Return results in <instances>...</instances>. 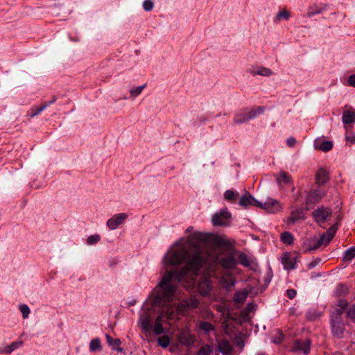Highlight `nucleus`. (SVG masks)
<instances>
[{
  "label": "nucleus",
  "instance_id": "f257e3e1",
  "mask_svg": "<svg viewBox=\"0 0 355 355\" xmlns=\"http://www.w3.org/2000/svg\"><path fill=\"white\" fill-rule=\"evenodd\" d=\"M189 241L193 249L187 251L181 248L178 250L167 253L164 260L171 265H178L185 263V266L180 270L168 271L164 275L159 286L162 289V295L167 300H172V297L177 293V286L173 281L178 282H185V286L193 287L198 283V291L202 295H207L211 290V275L204 274L196 279L201 270L208 268V260L203 248L214 245L216 246L229 247V241L213 234L194 232L189 236Z\"/></svg>",
  "mask_w": 355,
  "mask_h": 355
},
{
  "label": "nucleus",
  "instance_id": "f03ea898",
  "mask_svg": "<svg viewBox=\"0 0 355 355\" xmlns=\"http://www.w3.org/2000/svg\"><path fill=\"white\" fill-rule=\"evenodd\" d=\"M338 228V223H335L330 227L327 231L322 234L320 238H311L308 241V248L306 251L311 252L319 248L322 244L327 245L334 238Z\"/></svg>",
  "mask_w": 355,
  "mask_h": 355
},
{
  "label": "nucleus",
  "instance_id": "7ed1b4c3",
  "mask_svg": "<svg viewBox=\"0 0 355 355\" xmlns=\"http://www.w3.org/2000/svg\"><path fill=\"white\" fill-rule=\"evenodd\" d=\"M154 313L155 309L153 305H151L144 308L140 315L139 323L146 336L150 334V331L153 329L152 316Z\"/></svg>",
  "mask_w": 355,
  "mask_h": 355
},
{
  "label": "nucleus",
  "instance_id": "20e7f679",
  "mask_svg": "<svg viewBox=\"0 0 355 355\" xmlns=\"http://www.w3.org/2000/svg\"><path fill=\"white\" fill-rule=\"evenodd\" d=\"M331 329L334 336L341 338L345 330V323L342 315L338 311H333L331 315Z\"/></svg>",
  "mask_w": 355,
  "mask_h": 355
},
{
  "label": "nucleus",
  "instance_id": "39448f33",
  "mask_svg": "<svg viewBox=\"0 0 355 355\" xmlns=\"http://www.w3.org/2000/svg\"><path fill=\"white\" fill-rule=\"evenodd\" d=\"M231 218V214L226 209H222L219 213L215 214L212 217L214 225L227 226Z\"/></svg>",
  "mask_w": 355,
  "mask_h": 355
},
{
  "label": "nucleus",
  "instance_id": "423d86ee",
  "mask_svg": "<svg viewBox=\"0 0 355 355\" xmlns=\"http://www.w3.org/2000/svg\"><path fill=\"white\" fill-rule=\"evenodd\" d=\"M312 215L315 221L321 225V223L327 221L328 218L331 215V211L329 208H318L313 211Z\"/></svg>",
  "mask_w": 355,
  "mask_h": 355
},
{
  "label": "nucleus",
  "instance_id": "0eeeda50",
  "mask_svg": "<svg viewBox=\"0 0 355 355\" xmlns=\"http://www.w3.org/2000/svg\"><path fill=\"white\" fill-rule=\"evenodd\" d=\"M257 207H261L263 209H266L268 212L275 213L279 210L280 205L278 201L269 199L266 200L265 202H261L257 201L256 204Z\"/></svg>",
  "mask_w": 355,
  "mask_h": 355
},
{
  "label": "nucleus",
  "instance_id": "6e6552de",
  "mask_svg": "<svg viewBox=\"0 0 355 355\" xmlns=\"http://www.w3.org/2000/svg\"><path fill=\"white\" fill-rule=\"evenodd\" d=\"M128 218V215L121 213L114 216V217L108 220L107 225L111 230L116 229L119 225L122 224L123 221Z\"/></svg>",
  "mask_w": 355,
  "mask_h": 355
},
{
  "label": "nucleus",
  "instance_id": "1a4fd4ad",
  "mask_svg": "<svg viewBox=\"0 0 355 355\" xmlns=\"http://www.w3.org/2000/svg\"><path fill=\"white\" fill-rule=\"evenodd\" d=\"M310 345L311 340H306L304 342H300V340H296L295 342L294 346L293 347L292 351H303L304 354H307L310 350Z\"/></svg>",
  "mask_w": 355,
  "mask_h": 355
},
{
  "label": "nucleus",
  "instance_id": "9d476101",
  "mask_svg": "<svg viewBox=\"0 0 355 355\" xmlns=\"http://www.w3.org/2000/svg\"><path fill=\"white\" fill-rule=\"evenodd\" d=\"M315 183L320 186L329 180V173L322 168L318 170L315 174Z\"/></svg>",
  "mask_w": 355,
  "mask_h": 355
},
{
  "label": "nucleus",
  "instance_id": "9b49d317",
  "mask_svg": "<svg viewBox=\"0 0 355 355\" xmlns=\"http://www.w3.org/2000/svg\"><path fill=\"white\" fill-rule=\"evenodd\" d=\"M221 266L225 269H233L236 266V260L233 255L223 257L219 261Z\"/></svg>",
  "mask_w": 355,
  "mask_h": 355
},
{
  "label": "nucleus",
  "instance_id": "f8f14e48",
  "mask_svg": "<svg viewBox=\"0 0 355 355\" xmlns=\"http://www.w3.org/2000/svg\"><path fill=\"white\" fill-rule=\"evenodd\" d=\"M324 192L321 190H315L311 191L306 197L307 203H315L319 202L322 196H324Z\"/></svg>",
  "mask_w": 355,
  "mask_h": 355
},
{
  "label": "nucleus",
  "instance_id": "ddd939ff",
  "mask_svg": "<svg viewBox=\"0 0 355 355\" xmlns=\"http://www.w3.org/2000/svg\"><path fill=\"white\" fill-rule=\"evenodd\" d=\"M343 122L345 124L355 123V110L352 107L344 110L343 114Z\"/></svg>",
  "mask_w": 355,
  "mask_h": 355
},
{
  "label": "nucleus",
  "instance_id": "4468645a",
  "mask_svg": "<svg viewBox=\"0 0 355 355\" xmlns=\"http://www.w3.org/2000/svg\"><path fill=\"white\" fill-rule=\"evenodd\" d=\"M179 341L181 344L184 345H191L194 343V338L189 332L183 331L178 336Z\"/></svg>",
  "mask_w": 355,
  "mask_h": 355
},
{
  "label": "nucleus",
  "instance_id": "2eb2a0df",
  "mask_svg": "<svg viewBox=\"0 0 355 355\" xmlns=\"http://www.w3.org/2000/svg\"><path fill=\"white\" fill-rule=\"evenodd\" d=\"M282 262L286 269H293L296 263V257L292 259L288 253H284L282 258Z\"/></svg>",
  "mask_w": 355,
  "mask_h": 355
},
{
  "label": "nucleus",
  "instance_id": "dca6fc26",
  "mask_svg": "<svg viewBox=\"0 0 355 355\" xmlns=\"http://www.w3.org/2000/svg\"><path fill=\"white\" fill-rule=\"evenodd\" d=\"M257 200L253 198L249 193H246L244 196H243L239 204L241 206L246 207L248 205H254L256 206Z\"/></svg>",
  "mask_w": 355,
  "mask_h": 355
},
{
  "label": "nucleus",
  "instance_id": "f3484780",
  "mask_svg": "<svg viewBox=\"0 0 355 355\" xmlns=\"http://www.w3.org/2000/svg\"><path fill=\"white\" fill-rule=\"evenodd\" d=\"M220 352L223 354H230L232 351V347L227 340H222L218 342Z\"/></svg>",
  "mask_w": 355,
  "mask_h": 355
},
{
  "label": "nucleus",
  "instance_id": "a211bd4d",
  "mask_svg": "<svg viewBox=\"0 0 355 355\" xmlns=\"http://www.w3.org/2000/svg\"><path fill=\"white\" fill-rule=\"evenodd\" d=\"M107 343L111 345L113 349L118 352H122L123 349L120 347L121 340L119 338H112L109 334L105 335Z\"/></svg>",
  "mask_w": 355,
  "mask_h": 355
},
{
  "label": "nucleus",
  "instance_id": "6ab92c4d",
  "mask_svg": "<svg viewBox=\"0 0 355 355\" xmlns=\"http://www.w3.org/2000/svg\"><path fill=\"white\" fill-rule=\"evenodd\" d=\"M322 315V312L313 309L309 310L306 315V318L308 320L314 321L319 318Z\"/></svg>",
  "mask_w": 355,
  "mask_h": 355
},
{
  "label": "nucleus",
  "instance_id": "aec40b11",
  "mask_svg": "<svg viewBox=\"0 0 355 355\" xmlns=\"http://www.w3.org/2000/svg\"><path fill=\"white\" fill-rule=\"evenodd\" d=\"M162 315H158L155 320V324L154 327L155 333L157 335H159L164 332V327L162 324Z\"/></svg>",
  "mask_w": 355,
  "mask_h": 355
},
{
  "label": "nucleus",
  "instance_id": "412c9836",
  "mask_svg": "<svg viewBox=\"0 0 355 355\" xmlns=\"http://www.w3.org/2000/svg\"><path fill=\"white\" fill-rule=\"evenodd\" d=\"M303 217V211L302 210H297L296 211H293L291 216L288 218V223L293 224L296 220L302 218Z\"/></svg>",
  "mask_w": 355,
  "mask_h": 355
},
{
  "label": "nucleus",
  "instance_id": "4be33fe9",
  "mask_svg": "<svg viewBox=\"0 0 355 355\" xmlns=\"http://www.w3.org/2000/svg\"><path fill=\"white\" fill-rule=\"evenodd\" d=\"M347 306H348V303L346 300L340 299L338 301V304H337L338 307L336 308L334 311H338L340 315H343L345 310L347 309Z\"/></svg>",
  "mask_w": 355,
  "mask_h": 355
},
{
  "label": "nucleus",
  "instance_id": "5701e85b",
  "mask_svg": "<svg viewBox=\"0 0 355 355\" xmlns=\"http://www.w3.org/2000/svg\"><path fill=\"white\" fill-rule=\"evenodd\" d=\"M316 149L321 150L324 152H327L333 148V143L330 141H323L319 146L315 144Z\"/></svg>",
  "mask_w": 355,
  "mask_h": 355
},
{
  "label": "nucleus",
  "instance_id": "b1692460",
  "mask_svg": "<svg viewBox=\"0 0 355 355\" xmlns=\"http://www.w3.org/2000/svg\"><path fill=\"white\" fill-rule=\"evenodd\" d=\"M249 119L248 114L247 112H243L235 116L234 122L241 123L248 121Z\"/></svg>",
  "mask_w": 355,
  "mask_h": 355
},
{
  "label": "nucleus",
  "instance_id": "393cba45",
  "mask_svg": "<svg viewBox=\"0 0 355 355\" xmlns=\"http://www.w3.org/2000/svg\"><path fill=\"white\" fill-rule=\"evenodd\" d=\"M281 240L283 243L291 245L293 241V237L291 233L284 232L281 234Z\"/></svg>",
  "mask_w": 355,
  "mask_h": 355
},
{
  "label": "nucleus",
  "instance_id": "a878e982",
  "mask_svg": "<svg viewBox=\"0 0 355 355\" xmlns=\"http://www.w3.org/2000/svg\"><path fill=\"white\" fill-rule=\"evenodd\" d=\"M290 177L284 171H282L279 176L277 178V182H278V184H281L282 182H283L285 184H288L290 182Z\"/></svg>",
  "mask_w": 355,
  "mask_h": 355
},
{
  "label": "nucleus",
  "instance_id": "bb28decb",
  "mask_svg": "<svg viewBox=\"0 0 355 355\" xmlns=\"http://www.w3.org/2000/svg\"><path fill=\"white\" fill-rule=\"evenodd\" d=\"M355 257V247L348 249L343 258V261H348Z\"/></svg>",
  "mask_w": 355,
  "mask_h": 355
},
{
  "label": "nucleus",
  "instance_id": "cd10ccee",
  "mask_svg": "<svg viewBox=\"0 0 355 355\" xmlns=\"http://www.w3.org/2000/svg\"><path fill=\"white\" fill-rule=\"evenodd\" d=\"M199 329L203 330L206 333H208L210 331L214 330V327L210 322L203 321L199 324Z\"/></svg>",
  "mask_w": 355,
  "mask_h": 355
},
{
  "label": "nucleus",
  "instance_id": "c85d7f7f",
  "mask_svg": "<svg viewBox=\"0 0 355 355\" xmlns=\"http://www.w3.org/2000/svg\"><path fill=\"white\" fill-rule=\"evenodd\" d=\"M89 349L92 352H95L96 350H101V342L98 338H95L92 340L90 345H89Z\"/></svg>",
  "mask_w": 355,
  "mask_h": 355
},
{
  "label": "nucleus",
  "instance_id": "c756f323",
  "mask_svg": "<svg viewBox=\"0 0 355 355\" xmlns=\"http://www.w3.org/2000/svg\"><path fill=\"white\" fill-rule=\"evenodd\" d=\"M185 303L188 307L195 309L198 307L199 301L196 297H190V298L185 301Z\"/></svg>",
  "mask_w": 355,
  "mask_h": 355
},
{
  "label": "nucleus",
  "instance_id": "7c9ffc66",
  "mask_svg": "<svg viewBox=\"0 0 355 355\" xmlns=\"http://www.w3.org/2000/svg\"><path fill=\"white\" fill-rule=\"evenodd\" d=\"M255 305L253 303H248L244 311L241 312V315L243 320H247L248 315L250 312L254 310Z\"/></svg>",
  "mask_w": 355,
  "mask_h": 355
},
{
  "label": "nucleus",
  "instance_id": "2f4dec72",
  "mask_svg": "<svg viewBox=\"0 0 355 355\" xmlns=\"http://www.w3.org/2000/svg\"><path fill=\"white\" fill-rule=\"evenodd\" d=\"M252 73L254 75L259 74L263 76H269L272 73L270 69L266 68V67H261L257 72L252 71Z\"/></svg>",
  "mask_w": 355,
  "mask_h": 355
},
{
  "label": "nucleus",
  "instance_id": "473e14b6",
  "mask_svg": "<svg viewBox=\"0 0 355 355\" xmlns=\"http://www.w3.org/2000/svg\"><path fill=\"white\" fill-rule=\"evenodd\" d=\"M238 260L239 263L244 266H248L250 264L247 256L243 252H239Z\"/></svg>",
  "mask_w": 355,
  "mask_h": 355
},
{
  "label": "nucleus",
  "instance_id": "72a5a7b5",
  "mask_svg": "<svg viewBox=\"0 0 355 355\" xmlns=\"http://www.w3.org/2000/svg\"><path fill=\"white\" fill-rule=\"evenodd\" d=\"M248 292H241L236 294L235 302L239 303H243L248 296Z\"/></svg>",
  "mask_w": 355,
  "mask_h": 355
},
{
  "label": "nucleus",
  "instance_id": "f704fd0d",
  "mask_svg": "<svg viewBox=\"0 0 355 355\" xmlns=\"http://www.w3.org/2000/svg\"><path fill=\"white\" fill-rule=\"evenodd\" d=\"M158 343L160 346L166 348L169 345V338L167 336H164L158 338Z\"/></svg>",
  "mask_w": 355,
  "mask_h": 355
},
{
  "label": "nucleus",
  "instance_id": "c9c22d12",
  "mask_svg": "<svg viewBox=\"0 0 355 355\" xmlns=\"http://www.w3.org/2000/svg\"><path fill=\"white\" fill-rule=\"evenodd\" d=\"M211 352V349H210V347L206 345L200 347V349L198 350L197 353V355H209Z\"/></svg>",
  "mask_w": 355,
  "mask_h": 355
},
{
  "label": "nucleus",
  "instance_id": "e433bc0d",
  "mask_svg": "<svg viewBox=\"0 0 355 355\" xmlns=\"http://www.w3.org/2000/svg\"><path fill=\"white\" fill-rule=\"evenodd\" d=\"M290 17V12L286 10H284L282 11H280L276 16V20L279 21L281 19L284 18L285 19H288Z\"/></svg>",
  "mask_w": 355,
  "mask_h": 355
},
{
  "label": "nucleus",
  "instance_id": "4c0bfd02",
  "mask_svg": "<svg viewBox=\"0 0 355 355\" xmlns=\"http://www.w3.org/2000/svg\"><path fill=\"white\" fill-rule=\"evenodd\" d=\"M324 10L323 7L321 8H316L315 9H313V7H310L309 8V12L307 13L308 17H311L312 15L315 14L320 13Z\"/></svg>",
  "mask_w": 355,
  "mask_h": 355
},
{
  "label": "nucleus",
  "instance_id": "58836bf2",
  "mask_svg": "<svg viewBox=\"0 0 355 355\" xmlns=\"http://www.w3.org/2000/svg\"><path fill=\"white\" fill-rule=\"evenodd\" d=\"M100 240V236L98 234H94L89 236L87 238V242L88 244L92 245L96 243Z\"/></svg>",
  "mask_w": 355,
  "mask_h": 355
},
{
  "label": "nucleus",
  "instance_id": "ea45409f",
  "mask_svg": "<svg viewBox=\"0 0 355 355\" xmlns=\"http://www.w3.org/2000/svg\"><path fill=\"white\" fill-rule=\"evenodd\" d=\"M20 311L22 313V316L24 318H26L28 316V314L30 313V309L28 307V306L25 304H22L19 306Z\"/></svg>",
  "mask_w": 355,
  "mask_h": 355
},
{
  "label": "nucleus",
  "instance_id": "a19ab883",
  "mask_svg": "<svg viewBox=\"0 0 355 355\" xmlns=\"http://www.w3.org/2000/svg\"><path fill=\"white\" fill-rule=\"evenodd\" d=\"M154 3L151 0H146L143 3L144 9L150 11L153 8Z\"/></svg>",
  "mask_w": 355,
  "mask_h": 355
},
{
  "label": "nucleus",
  "instance_id": "79ce46f5",
  "mask_svg": "<svg viewBox=\"0 0 355 355\" xmlns=\"http://www.w3.org/2000/svg\"><path fill=\"white\" fill-rule=\"evenodd\" d=\"M146 87V85H144L142 86H139V87H137L135 89H132L130 90V95L133 97L139 95L141 91L143 90V89Z\"/></svg>",
  "mask_w": 355,
  "mask_h": 355
},
{
  "label": "nucleus",
  "instance_id": "37998d69",
  "mask_svg": "<svg viewBox=\"0 0 355 355\" xmlns=\"http://www.w3.org/2000/svg\"><path fill=\"white\" fill-rule=\"evenodd\" d=\"M347 292H348V288L343 284L339 285V286L338 287V288L336 290V293H337L338 295H342L346 294Z\"/></svg>",
  "mask_w": 355,
  "mask_h": 355
},
{
  "label": "nucleus",
  "instance_id": "c03bdc74",
  "mask_svg": "<svg viewBox=\"0 0 355 355\" xmlns=\"http://www.w3.org/2000/svg\"><path fill=\"white\" fill-rule=\"evenodd\" d=\"M235 196V193L232 190L226 191L224 194L225 198L227 200H233Z\"/></svg>",
  "mask_w": 355,
  "mask_h": 355
},
{
  "label": "nucleus",
  "instance_id": "a18cd8bd",
  "mask_svg": "<svg viewBox=\"0 0 355 355\" xmlns=\"http://www.w3.org/2000/svg\"><path fill=\"white\" fill-rule=\"evenodd\" d=\"M48 105H49V103L47 102L44 103L38 109H37L34 112H33L31 114V116L33 117V116L37 115L40 112H42L43 110H44Z\"/></svg>",
  "mask_w": 355,
  "mask_h": 355
},
{
  "label": "nucleus",
  "instance_id": "49530a36",
  "mask_svg": "<svg viewBox=\"0 0 355 355\" xmlns=\"http://www.w3.org/2000/svg\"><path fill=\"white\" fill-rule=\"evenodd\" d=\"M347 316L355 320V304L352 305L347 312Z\"/></svg>",
  "mask_w": 355,
  "mask_h": 355
},
{
  "label": "nucleus",
  "instance_id": "de8ad7c7",
  "mask_svg": "<svg viewBox=\"0 0 355 355\" xmlns=\"http://www.w3.org/2000/svg\"><path fill=\"white\" fill-rule=\"evenodd\" d=\"M234 341L240 348H242L244 346V342L241 336H236Z\"/></svg>",
  "mask_w": 355,
  "mask_h": 355
},
{
  "label": "nucleus",
  "instance_id": "09e8293b",
  "mask_svg": "<svg viewBox=\"0 0 355 355\" xmlns=\"http://www.w3.org/2000/svg\"><path fill=\"white\" fill-rule=\"evenodd\" d=\"M278 334H279V336L275 338L273 340V342L277 344L282 343V341L283 340V338H284V335L282 331H279Z\"/></svg>",
  "mask_w": 355,
  "mask_h": 355
},
{
  "label": "nucleus",
  "instance_id": "8fccbe9b",
  "mask_svg": "<svg viewBox=\"0 0 355 355\" xmlns=\"http://www.w3.org/2000/svg\"><path fill=\"white\" fill-rule=\"evenodd\" d=\"M347 84L349 86L355 87V74L351 75L347 80Z\"/></svg>",
  "mask_w": 355,
  "mask_h": 355
},
{
  "label": "nucleus",
  "instance_id": "3c124183",
  "mask_svg": "<svg viewBox=\"0 0 355 355\" xmlns=\"http://www.w3.org/2000/svg\"><path fill=\"white\" fill-rule=\"evenodd\" d=\"M287 295L289 299H293L296 295V291L294 289H288L287 290Z\"/></svg>",
  "mask_w": 355,
  "mask_h": 355
},
{
  "label": "nucleus",
  "instance_id": "603ef678",
  "mask_svg": "<svg viewBox=\"0 0 355 355\" xmlns=\"http://www.w3.org/2000/svg\"><path fill=\"white\" fill-rule=\"evenodd\" d=\"M22 345H23L22 341H17V342H13L11 345H10V346L12 349V351H13L14 349H15L16 348L19 347V346H21Z\"/></svg>",
  "mask_w": 355,
  "mask_h": 355
},
{
  "label": "nucleus",
  "instance_id": "864d4df0",
  "mask_svg": "<svg viewBox=\"0 0 355 355\" xmlns=\"http://www.w3.org/2000/svg\"><path fill=\"white\" fill-rule=\"evenodd\" d=\"M12 351V349L10 347V345H8V346H6L5 347L3 348H0V354L1 353H7V354H10L11 353Z\"/></svg>",
  "mask_w": 355,
  "mask_h": 355
},
{
  "label": "nucleus",
  "instance_id": "5fc2aeb1",
  "mask_svg": "<svg viewBox=\"0 0 355 355\" xmlns=\"http://www.w3.org/2000/svg\"><path fill=\"white\" fill-rule=\"evenodd\" d=\"M286 143L288 146L293 147L295 144L296 140L293 137H290L287 139Z\"/></svg>",
  "mask_w": 355,
  "mask_h": 355
},
{
  "label": "nucleus",
  "instance_id": "6e6d98bb",
  "mask_svg": "<svg viewBox=\"0 0 355 355\" xmlns=\"http://www.w3.org/2000/svg\"><path fill=\"white\" fill-rule=\"evenodd\" d=\"M248 114L250 119L254 118L257 114V111L254 108L252 109L249 112H248Z\"/></svg>",
  "mask_w": 355,
  "mask_h": 355
},
{
  "label": "nucleus",
  "instance_id": "4d7b16f0",
  "mask_svg": "<svg viewBox=\"0 0 355 355\" xmlns=\"http://www.w3.org/2000/svg\"><path fill=\"white\" fill-rule=\"evenodd\" d=\"M346 140L354 144V143H355V136H347Z\"/></svg>",
  "mask_w": 355,
  "mask_h": 355
},
{
  "label": "nucleus",
  "instance_id": "13d9d810",
  "mask_svg": "<svg viewBox=\"0 0 355 355\" xmlns=\"http://www.w3.org/2000/svg\"><path fill=\"white\" fill-rule=\"evenodd\" d=\"M255 110L257 111V114H260L264 111V107H258L257 109H255Z\"/></svg>",
  "mask_w": 355,
  "mask_h": 355
},
{
  "label": "nucleus",
  "instance_id": "bf43d9fd",
  "mask_svg": "<svg viewBox=\"0 0 355 355\" xmlns=\"http://www.w3.org/2000/svg\"><path fill=\"white\" fill-rule=\"evenodd\" d=\"M166 316L169 319H172L173 318V311H166Z\"/></svg>",
  "mask_w": 355,
  "mask_h": 355
},
{
  "label": "nucleus",
  "instance_id": "052dcab7",
  "mask_svg": "<svg viewBox=\"0 0 355 355\" xmlns=\"http://www.w3.org/2000/svg\"><path fill=\"white\" fill-rule=\"evenodd\" d=\"M318 263V261H313L312 262H311L309 264V267L310 268H312L313 267H315Z\"/></svg>",
  "mask_w": 355,
  "mask_h": 355
},
{
  "label": "nucleus",
  "instance_id": "680f3d73",
  "mask_svg": "<svg viewBox=\"0 0 355 355\" xmlns=\"http://www.w3.org/2000/svg\"><path fill=\"white\" fill-rule=\"evenodd\" d=\"M55 101H56V97H55V96H53V98L51 99V101L49 103H49V104H51V103H52L55 102Z\"/></svg>",
  "mask_w": 355,
  "mask_h": 355
},
{
  "label": "nucleus",
  "instance_id": "e2e57ef3",
  "mask_svg": "<svg viewBox=\"0 0 355 355\" xmlns=\"http://www.w3.org/2000/svg\"><path fill=\"white\" fill-rule=\"evenodd\" d=\"M258 355H266V354H259Z\"/></svg>",
  "mask_w": 355,
  "mask_h": 355
}]
</instances>
